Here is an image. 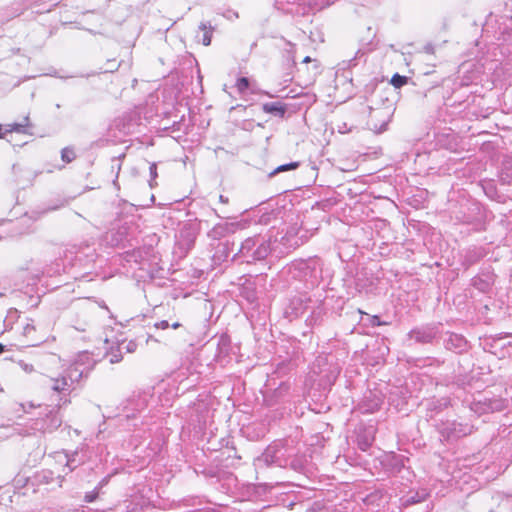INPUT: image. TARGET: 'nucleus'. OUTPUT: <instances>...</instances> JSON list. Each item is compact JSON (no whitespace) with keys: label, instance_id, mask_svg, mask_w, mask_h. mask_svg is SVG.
I'll use <instances>...</instances> for the list:
<instances>
[{"label":"nucleus","instance_id":"f257e3e1","mask_svg":"<svg viewBox=\"0 0 512 512\" xmlns=\"http://www.w3.org/2000/svg\"><path fill=\"white\" fill-rule=\"evenodd\" d=\"M259 466L264 465L287 467L294 470H300L303 466L302 460L296 457L295 448L284 444L283 442H274L269 445L262 455L257 459Z\"/></svg>","mask_w":512,"mask_h":512},{"label":"nucleus","instance_id":"f03ea898","mask_svg":"<svg viewBox=\"0 0 512 512\" xmlns=\"http://www.w3.org/2000/svg\"><path fill=\"white\" fill-rule=\"evenodd\" d=\"M89 370L79 362L72 363L57 377H48L45 384L54 392L69 394L75 389L83 377H87Z\"/></svg>","mask_w":512,"mask_h":512},{"label":"nucleus","instance_id":"7ed1b4c3","mask_svg":"<svg viewBox=\"0 0 512 512\" xmlns=\"http://www.w3.org/2000/svg\"><path fill=\"white\" fill-rule=\"evenodd\" d=\"M271 244V236L248 237L242 242L238 255L247 263L264 260L273 249Z\"/></svg>","mask_w":512,"mask_h":512},{"label":"nucleus","instance_id":"20e7f679","mask_svg":"<svg viewBox=\"0 0 512 512\" xmlns=\"http://www.w3.org/2000/svg\"><path fill=\"white\" fill-rule=\"evenodd\" d=\"M472 426L469 424L458 423L456 421H446L438 425V432L442 440L453 441L471 434Z\"/></svg>","mask_w":512,"mask_h":512},{"label":"nucleus","instance_id":"39448f33","mask_svg":"<svg viewBox=\"0 0 512 512\" xmlns=\"http://www.w3.org/2000/svg\"><path fill=\"white\" fill-rule=\"evenodd\" d=\"M507 407V400L501 397H483L472 403L471 409L478 414L503 411Z\"/></svg>","mask_w":512,"mask_h":512},{"label":"nucleus","instance_id":"423d86ee","mask_svg":"<svg viewBox=\"0 0 512 512\" xmlns=\"http://www.w3.org/2000/svg\"><path fill=\"white\" fill-rule=\"evenodd\" d=\"M310 298L306 295H298L290 299L289 304L285 308V315L290 320L304 315L309 309Z\"/></svg>","mask_w":512,"mask_h":512},{"label":"nucleus","instance_id":"0eeeda50","mask_svg":"<svg viewBox=\"0 0 512 512\" xmlns=\"http://www.w3.org/2000/svg\"><path fill=\"white\" fill-rule=\"evenodd\" d=\"M438 333V327L435 325L421 326L412 329L409 332V338L420 344H428L433 342Z\"/></svg>","mask_w":512,"mask_h":512},{"label":"nucleus","instance_id":"6e6552de","mask_svg":"<svg viewBox=\"0 0 512 512\" xmlns=\"http://www.w3.org/2000/svg\"><path fill=\"white\" fill-rule=\"evenodd\" d=\"M198 231L197 224L187 223L183 225L179 232V245L186 250L191 249L197 238Z\"/></svg>","mask_w":512,"mask_h":512},{"label":"nucleus","instance_id":"1a4fd4ad","mask_svg":"<svg viewBox=\"0 0 512 512\" xmlns=\"http://www.w3.org/2000/svg\"><path fill=\"white\" fill-rule=\"evenodd\" d=\"M242 225L238 222H221L216 224L208 233L207 236L212 240H220L227 235L235 233Z\"/></svg>","mask_w":512,"mask_h":512},{"label":"nucleus","instance_id":"9d476101","mask_svg":"<svg viewBox=\"0 0 512 512\" xmlns=\"http://www.w3.org/2000/svg\"><path fill=\"white\" fill-rule=\"evenodd\" d=\"M446 336L444 346L447 350L455 353H461L466 349L467 341L462 335L447 332Z\"/></svg>","mask_w":512,"mask_h":512},{"label":"nucleus","instance_id":"9b49d317","mask_svg":"<svg viewBox=\"0 0 512 512\" xmlns=\"http://www.w3.org/2000/svg\"><path fill=\"white\" fill-rule=\"evenodd\" d=\"M29 125V117L26 116L22 123H12L5 126L0 124V139L4 137L6 133L18 132L25 133L26 127Z\"/></svg>","mask_w":512,"mask_h":512},{"label":"nucleus","instance_id":"f8f14e48","mask_svg":"<svg viewBox=\"0 0 512 512\" xmlns=\"http://www.w3.org/2000/svg\"><path fill=\"white\" fill-rule=\"evenodd\" d=\"M262 109L265 113L272 114L281 118L284 117L287 110L286 105L280 102L264 103Z\"/></svg>","mask_w":512,"mask_h":512},{"label":"nucleus","instance_id":"ddd939ff","mask_svg":"<svg viewBox=\"0 0 512 512\" xmlns=\"http://www.w3.org/2000/svg\"><path fill=\"white\" fill-rule=\"evenodd\" d=\"M213 30L214 28L209 22H201L199 25V33H202V37L200 38L198 34L196 38L201 41L204 46H209L211 44Z\"/></svg>","mask_w":512,"mask_h":512},{"label":"nucleus","instance_id":"4468645a","mask_svg":"<svg viewBox=\"0 0 512 512\" xmlns=\"http://www.w3.org/2000/svg\"><path fill=\"white\" fill-rule=\"evenodd\" d=\"M302 265H304V267L302 269H310L311 272H312V277L314 279H318L321 277V272H322V268H321V262L320 260L318 259H311L305 263H303Z\"/></svg>","mask_w":512,"mask_h":512},{"label":"nucleus","instance_id":"2eb2a0df","mask_svg":"<svg viewBox=\"0 0 512 512\" xmlns=\"http://www.w3.org/2000/svg\"><path fill=\"white\" fill-rule=\"evenodd\" d=\"M300 163L299 162H290V163H287V164H283V165H280L278 166L276 169H274L272 172L269 173V177H273L275 175H277L278 173H281V172H286V171H289V170H295L299 167Z\"/></svg>","mask_w":512,"mask_h":512},{"label":"nucleus","instance_id":"dca6fc26","mask_svg":"<svg viewBox=\"0 0 512 512\" xmlns=\"http://www.w3.org/2000/svg\"><path fill=\"white\" fill-rule=\"evenodd\" d=\"M118 352L132 353L136 350L137 344L134 341L123 340L118 343Z\"/></svg>","mask_w":512,"mask_h":512},{"label":"nucleus","instance_id":"f3484780","mask_svg":"<svg viewBox=\"0 0 512 512\" xmlns=\"http://www.w3.org/2000/svg\"><path fill=\"white\" fill-rule=\"evenodd\" d=\"M76 158L75 151L72 147H65L61 151V159L65 163H71Z\"/></svg>","mask_w":512,"mask_h":512},{"label":"nucleus","instance_id":"a211bd4d","mask_svg":"<svg viewBox=\"0 0 512 512\" xmlns=\"http://www.w3.org/2000/svg\"><path fill=\"white\" fill-rule=\"evenodd\" d=\"M391 84L395 87V88H401L402 86H404L405 84H407L408 82V77L406 76H402L398 73L394 74L391 78Z\"/></svg>","mask_w":512,"mask_h":512},{"label":"nucleus","instance_id":"6ab92c4d","mask_svg":"<svg viewBox=\"0 0 512 512\" xmlns=\"http://www.w3.org/2000/svg\"><path fill=\"white\" fill-rule=\"evenodd\" d=\"M77 455H78L77 451H75L71 455H66V457H67L66 466L69 467L70 471L74 470L79 464L82 463L81 460H79V461L76 460Z\"/></svg>","mask_w":512,"mask_h":512},{"label":"nucleus","instance_id":"aec40b11","mask_svg":"<svg viewBox=\"0 0 512 512\" xmlns=\"http://www.w3.org/2000/svg\"><path fill=\"white\" fill-rule=\"evenodd\" d=\"M36 329L35 326L31 323H26L23 326V336L27 339H31V342L35 339L33 337V334L35 333Z\"/></svg>","mask_w":512,"mask_h":512},{"label":"nucleus","instance_id":"412c9836","mask_svg":"<svg viewBox=\"0 0 512 512\" xmlns=\"http://www.w3.org/2000/svg\"><path fill=\"white\" fill-rule=\"evenodd\" d=\"M250 82L247 77H240L236 82V87L240 93H243L249 88Z\"/></svg>","mask_w":512,"mask_h":512},{"label":"nucleus","instance_id":"4be33fe9","mask_svg":"<svg viewBox=\"0 0 512 512\" xmlns=\"http://www.w3.org/2000/svg\"><path fill=\"white\" fill-rule=\"evenodd\" d=\"M122 353L123 352H118V349L114 351V349L112 348L111 351L108 353L109 362L112 364L120 362L122 360Z\"/></svg>","mask_w":512,"mask_h":512},{"label":"nucleus","instance_id":"5701e85b","mask_svg":"<svg viewBox=\"0 0 512 512\" xmlns=\"http://www.w3.org/2000/svg\"><path fill=\"white\" fill-rule=\"evenodd\" d=\"M379 112H377L376 114H378ZM377 115H372L371 118H370V121H369V125L372 127V129L378 133H381L383 131L386 130V126H387V122L384 121L379 127L377 126V124H374L373 123V118L376 117Z\"/></svg>","mask_w":512,"mask_h":512},{"label":"nucleus","instance_id":"b1692460","mask_svg":"<svg viewBox=\"0 0 512 512\" xmlns=\"http://www.w3.org/2000/svg\"><path fill=\"white\" fill-rule=\"evenodd\" d=\"M448 404H449V401H448L447 399H445V398H444V399H441V400H439V401H437V402H435V401H431V402L429 403L428 408L432 410V409H437V408L446 407Z\"/></svg>","mask_w":512,"mask_h":512},{"label":"nucleus","instance_id":"393cba45","mask_svg":"<svg viewBox=\"0 0 512 512\" xmlns=\"http://www.w3.org/2000/svg\"><path fill=\"white\" fill-rule=\"evenodd\" d=\"M425 497H426V494H423L422 496H419L418 494H416L415 496L407 497L405 500V504L412 505V504L419 503V502L425 500Z\"/></svg>","mask_w":512,"mask_h":512},{"label":"nucleus","instance_id":"a878e982","mask_svg":"<svg viewBox=\"0 0 512 512\" xmlns=\"http://www.w3.org/2000/svg\"><path fill=\"white\" fill-rule=\"evenodd\" d=\"M380 406V400L377 398L376 400L372 401L371 404H369L367 407H363V411L367 413H373L376 411Z\"/></svg>","mask_w":512,"mask_h":512},{"label":"nucleus","instance_id":"bb28decb","mask_svg":"<svg viewBox=\"0 0 512 512\" xmlns=\"http://www.w3.org/2000/svg\"><path fill=\"white\" fill-rule=\"evenodd\" d=\"M149 171H150V176H151L150 186L152 187L153 186L152 181L157 177V166L155 163H152L150 165Z\"/></svg>","mask_w":512,"mask_h":512},{"label":"nucleus","instance_id":"cd10ccee","mask_svg":"<svg viewBox=\"0 0 512 512\" xmlns=\"http://www.w3.org/2000/svg\"><path fill=\"white\" fill-rule=\"evenodd\" d=\"M19 366L27 373H31L34 370V367L32 364H28L24 361L19 362Z\"/></svg>","mask_w":512,"mask_h":512},{"label":"nucleus","instance_id":"c85d7f7f","mask_svg":"<svg viewBox=\"0 0 512 512\" xmlns=\"http://www.w3.org/2000/svg\"><path fill=\"white\" fill-rule=\"evenodd\" d=\"M155 327L158 329H167L170 327V324L168 321L162 320V321L155 323Z\"/></svg>","mask_w":512,"mask_h":512},{"label":"nucleus","instance_id":"c756f323","mask_svg":"<svg viewBox=\"0 0 512 512\" xmlns=\"http://www.w3.org/2000/svg\"><path fill=\"white\" fill-rule=\"evenodd\" d=\"M64 204H65V203H64V201H61L59 205H56V206H52V207H48V208H46V209H45V212H47V211H53V210H56V209H58V208H60V207L64 206Z\"/></svg>","mask_w":512,"mask_h":512},{"label":"nucleus","instance_id":"7c9ffc66","mask_svg":"<svg viewBox=\"0 0 512 512\" xmlns=\"http://www.w3.org/2000/svg\"><path fill=\"white\" fill-rule=\"evenodd\" d=\"M372 325L374 326H380L382 325V322L380 321V318L378 316H374L372 319Z\"/></svg>","mask_w":512,"mask_h":512},{"label":"nucleus","instance_id":"2f4dec72","mask_svg":"<svg viewBox=\"0 0 512 512\" xmlns=\"http://www.w3.org/2000/svg\"><path fill=\"white\" fill-rule=\"evenodd\" d=\"M425 51L427 53H433L434 48L431 45H427V46H425Z\"/></svg>","mask_w":512,"mask_h":512},{"label":"nucleus","instance_id":"473e14b6","mask_svg":"<svg viewBox=\"0 0 512 512\" xmlns=\"http://www.w3.org/2000/svg\"><path fill=\"white\" fill-rule=\"evenodd\" d=\"M170 327L173 329H178L179 327H181V324L179 322H174L170 324Z\"/></svg>","mask_w":512,"mask_h":512},{"label":"nucleus","instance_id":"72a5a7b5","mask_svg":"<svg viewBox=\"0 0 512 512\" xmlns=\"http://www.w3.org/2000/svg\"><path fill=\"white\" fill-rule=\"evenodd\" d=\"M311 62V58L309 56H306L304 59H303V63H309Z\"/></svg>","mask_w":512,"mask_h":512},{"label":"nucleus","instance_id":"f704fd0d","mask_svg":"<svg viewBox=\"0 0 512 512\" xmlns=\"http://www.w3.org/2000/svg\"><path fill=\"white\" fill-rule=\"evenodd\" d=\"M219 198H220V201L223 202V203H226L228 201L227 198H224L223 195H220Z\"/></svg>","mask_w":512,"mask_h":512},{"label":"nucleus","instance_id":"c9c22d12","mask_svg":"<svg viewBox=\"0 0 512 512\" xmlns=\"http://www.w3.org/2000/svg\"><path fill=\"white\" fill-rule=\"evenodd\" d=\"M87 502H92L94 500V496H86Z\"/></svg>","mask_w":512,"mask_h":512},{"label":"nucleus","instance_id":"e433bc0d","mask_svg":"<svg viewBox=\"0 0 512 512\" xmlns=\"http://www.w3.org/2000/svg\"><path fill=\"white\" fill-rule=\"evenodd\" d=\"M5 351V346L0 343V354H2Z\"/></svg>","mask_w":512,"mask_h":512},{"label":"nucleus","instance_id":"4c0bfd02","mask_svg":"<svg viewBox=\"0 0 512 512\" xmlns=\"http://www.w3.org/2000/svg\"><path fill=\"white\" fill-rule=\"evenodd\" d=\"M15 314H17V311H16V310H15V311H11V312H10V315H11V316H12V315H15Z\"/></svg>","mask_w":512,"mask_h":512},{"label":"nucleus","instance_id":"58836bf2","mask_svg":"<svg viewBox=\"0 0 512 512\" xmlns=\"http://www.w3.org/2000/svg\"><path fill=\"white\" fill-rule=\"evenodd\" d=\"M115 67V69H118V66H115V64L110 65V68Z\"/></svg>","mask_w":512,"mask_h":512},{"label":"nucleus","instance_id":"ea45409f","mask_svg":"<svg viewBox=\"0 0 512 512\" xmlns=\"http://www.w3.org/2000/svg\"><path fill=\"white\" fill-rule=\"evenodd\" d=\"M115 67V69H118V66H115V64L110 65V68Z\"/></svg>","mask_w":512,"mask_h":512},{"label":"nucleus","instance_id":"a19ab883","mask_svg":"<svg viewBox=\"0 0 512 512\" xmlns=\"http://www.w3.org/2000/svg\"><path fill=\"white\" fill-rule=\"evenodd\" d=\"M115 67V69H118V66H115V64L110 65V68Z\"/></svg>","mask_w":512,"mask_h":512},{"label":"nucleus","instance_id":"79ce46f5","mask_svg":"<svg viewBox=\"0 0 512 512\" xmlns=\"http://www.w3.org/2000/svg\"><path fill=\"white\" fill-rule=\"evenodd\" d=\"M265 95H267L268 97H272V95L268 92H265Z\"/></svg>","mask_w":512,"mask_h":512},{"label":"nucleus","instance_id":"37998d69","mask_svg":"<svg viewBox=\"0 0 512 512\" xmlns=\"http://www.w3.org/2000/svg\"><path fill=\"white\" fill-rule=\"evenodd\" d=\"M69 402H70V400H68V399H65V400H64V404H67V403H69Z\"/></svg>","mask_w":512,"mask_h":512},{"label":"nucleus","instance_id":"c03bdc74","mask_svg":"<svg viewBox=\"0 0 512 512\" xmlns=\"http://www.w3.org/2000/svg\"><path fill=\"white\" fill-rule=\"evenodd\" d=\"M2 391V388H0V392Z\"/></svg>","mask_w":512,"mask_h":512}]
</instances>
